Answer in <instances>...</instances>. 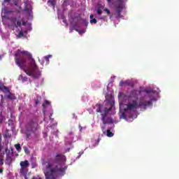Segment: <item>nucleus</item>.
I'll list each match as a JSON object with an SVG mask.
<instances>
[{
  "mask_svg": "<svg viewBox=\"0 0 179 179\" xmlns=\"http://www.w3.org/2000/svg\"><path fill=\"white\" fill-rule=\"evenodd\" d=\"M0 90L3 93H9V88L3 85V83H0Z\"/></svg>",
  "mask_w": 179,
  "mask_h": 179,
  "instance_id": "nucleus-10",
  "label": "nucleus"
},
{
  "mask_svg": "<svg viewBox=\"0 0 179 179\" xmlns=\"http://www.w3.org/2000/svg\"><path fill=\"white\" fill-rule=\"evenodd\" d=\"M24 10H29V8H25Z\"/></svg>",
  "mask_w": 179,
  "mask_h": 179,
  "instance_id": "nucleus-42",
  "label": "nucleus"
},
{
  "mask_svg": "<svg viewBox=\"0 0 179 179\" xmlns=\"http://www.w3.org/2000/svg\"><path fill=\"white\" fill-rule=\"evenodd\" d=\"M48 3H49L50 5H51V6H55V2L54 1H51V0H49L48 1Z\"/></svg>",
  "mask_w": 179,
  "mask_h": 179,
  "instance_id": "nucleus-22",
  "label": "nucleus"
},
{
  "mask_svg": "<svg viewBox=\"0 0 179 179\" xmlns=\"http://www.w3.org/2000/svg\"><path fill=\"white\" fill-rule=\"evenodd\" d=\"M24 150L25 153H27V152H29V149L27 148V147H24Z\"/></svg>",
  "mask_w": 179,
  "mask_h": 179,
  "instance_id": "nucleus-33",
  "label": "nucleus"
},
{
  "mask_svg": "<svg viewBox=\"0 0 179 179\" xmlns=\"http://www.w3.org/2000/svg\"><path fill=\"white\" fill-rule=\"evenodd\" d=\"M90 22L92 24V23H94V24H96V23H97V20H96V18H94L92 20H90Z\"/></svg>",
  "mask_w": 179,
  "mask_h": 179,
  "instance_id": "nucleus-23",
  "label": "nucleus"
},
{
  "mask_svg": "<svg viewBox=\"0 0 179 179\" xmlns=\"http://www.w3.org/2000/svg\"><path fill=\"white\" fill-rule=\"evenodd\" d=\"M67 169V166L59 168L58 165L52 166V164L48 163L44 170L45 177L46 179H55V174L57 173H64Z\"/></svg>",
  "mask_w": 179,
  "mask_h": 179,
  "instance_id": "nucleus-3",
  "label": "nucleus"
},
{
  "mask_svg": "<svg viewBox=\"0 0 179 179\" xmlns=\"http://www.w3.org/2000/svg\"><path fill=\"white\" fill-rule=\"evenodd\" d=\"M38 103H40V101H38V100L36 101V104H38Z\"/></svg>",
  "mask_w": 179,
  "mask_h": 179,
  "instance_id": "nucleus-39",
  "label": "nucleus"
},
{
  "mask_svg": "<svg viewBox=\"0 0 179 179\" xmlns=\"http://www.w3.org/2000/svg\"><path fill=\"white\" fill-rule=\"evenodd\" d=\"M96 12L98 15H101L103 13V10H101L100 8H98Z\"/></svg>",
  "mask_w": 179,
  "mask_h": 179,
  "instance_id": "nucleus-26",
  "label": "nucleus"
},
{
  "mask_svg": "<svg viewBox=\"0 0 179 179\" xmlns=\"http://www.w3.org/2000/svg\"><path fill=\"white\" fill-rule=\"evenodd\" d=\"M7 93H8L7 95V99H8V100H16V96L14 94H12L10 90L9 92Z\"/></svg>",
  "mask_w": 179,
  "mask_h": 179,
  "instance_id": "nucleus-12",
  "label": "nucleus"
},
{
  "mask_svg": "<svg viewBox=\"0 0 179 179\" xmlns=\"http://www.w3.org/2000/svg\"><path fill=\"white\" fill-rule=\"evenodd\" d=\"M24 178H25V179H27V176L25 175V176H24Z\"/></svg>",
  "mask_w": 179,
  "mask_h": 179,
  "instance_id": "nucleus-43",
  "label": "nucleus"
},
{
  "mask_svg": "<svg viewBox=\"0 0 179 179\" xmlns=\"http://www.w3.org/2000/svg\"><path fill=\"white\" fill-rule=\"evenodd\" d=\"M131 85V82L129 80L124 81V85L129 86Z\"/></svg>",
  "mask_w": 179,
  "mask_h": 179,
  "instance_id": "nucleus-28",
  "label": "nucleus"
},
{
  "mask_svg": "<svg viewBox=\"0 0 179 179\" xmlns=\"http://www.w3.org/2000/svg\"><path fill=\"white\" fill-rule=\"evenodd\" d=\"M111 17H113V15H111V16L110 17V19H111Z\"/></svg>",
  "mask_w": 179,
  "mask_h": 179,
  "instance_id": "nucleus-46",
  "label": "nucleus"
},
{
  "mask_svg": "<svg viewBox=\"0 0 179 179\" xmlns=\"http://www.w3.org/2000/svg\"><path fill=\"white\" fill-rule=\"evenodd\" d=\"M5 13H12V11H5Z\"/></svg>",
  "mask_w": 179,
  "mask_h": 179,
  "instance_id": "nucleus-37",
  "label": "nucleus"
},
{
  "mask_svg": "<svg viewBox=\"0 0 179 179\" xmlns=\"http://www.w3.org/2000/svg\"><path fill=\"white\" fill-rule=\"evenodd\" d=\"M106 135L108 138H113V136H114V133L111 132V130L108 129L106 131Z\"/></svg>",
  "mask_w": 179,
  "mask_h": 179,
  "instance_id": "nucleus-15",
  "label": "nucleus"
},
{
  "mask_svg": "<svg viewBox=\"0 0 179 179\" xmlns=\"http://www.w3.org/2000/svg\"><path fill=\"white\" fill-rule=\"evenodd\" d=\"M15 61L16 65L22 69L29 76L34 79H38L41 76V71L36 64V60L33 59L31 52L27 50H17L15 52Z\"/></svg>",
  "mask_w": 179,
  "mask_h": 179,
  "instance_id": "nucleus-1",
  "label": "nucleus"
},
{
  "mask_svg": "<svg viewBox=\"0 0 179 179\" xmlns=\"http://www.w3.org/2000/svg\"><path fill=\"white\" fill-rule=\"evenodd\" d=\"M95 107H96V113H101V120L104 125H106V124H113V117H111V115H108V113L113 110L111 105L108 108L103 106V105L100 103H96Z\"/></svg>",
  "mask_w": 179,
  "mask_h": 179,
  "instance_id": "nucleus-2",
  "label": "nucleus"
},
{
  "mask_svg": "<svg viewBox=\"0 0 179 179\" xmlns=\"http://www.w3.org/2000/svg\"><path fill=\"white\" fill-rule=\"evenodd\" d=\"M3 122V115H2V112L0 113V123Z\"/></svg>",
  "mask_w": 179,
  "mask_h": 179,
  "instance_id": "nucleus-25",
  "label": "nucleus"
},
{
  "mask_svg": "<svg viewBox=\"0 0 179 179\" xmlns=\"http://www.w3.org/2000/svg\"><path fill=\"white\" fill-rule=\"evenodd\" d=\"M117 4L116 5V13H122L124 9V3L128 0H116Z\"/></svg>",
  "mask_w": 179,
  "mask_h": 179,
  "instance_id": "nucleus-7",
  "label": "nucleus"
},
{
  "mask_svg": "<svg viewBox=\"0 0 179 179\" xmlns=\"http://www.w3.org/2000/svg\"><path fill=\"white\" fill-rule=\"evenodd\" d=\"M104 129H106V126H103V127H101V131H103V134H104Z\"/></svg>",
  "mask_w": 179,
  "mask_h": 179,
  "instance_id": "nucleus-35",
  "label": "nucleus"
},
{
  "mask_svg": "<svg viewBox=\"0 0 179 179\" xmlns=\"http://www.w3.org/2000/svg\"><path fill=\"white\" fill-rule=\"evenodd\" d=\"M117 13L116 19H121L124 17V15H121V13Z\"/></svg>",
  "mask_w": 179,
  "mask_h": 179,
  "instance_id": "nucleus-20",
  "label": "nucleus"
},
{
  "mask_svg": "<svg viewBox=\"0 0 179 179\" xmlns=\"http://www.w3.org/2000/svg\"><path fill=\"white\" fill-rule=\"evenodd\" d=\"M93 17H94V15H93L92 14H91V15H90V19L92 20L94 19V18H93Z\"/></svg>",
  "mask_w": 179,
  "mask_h": 179,
  "instance_id": "nucleus-34",
  "label": "nucleus"
},
{
  "mask_svg": "<svg viewBox=\"0 0 179 179\" xmlns=\"http://www.w3.org/2000/svg\"><path fill=\"white\" fill-rule=\"evenodd\" d=\"M20 166H21L20 173H21V174H23V173H24V169H27V167L29 166H30V164L29 163V161H27V160L21 161L20 163Z\"/></svg>",
  "mask_w": 179,
  "mask_h": 179,
  "instance_id": "nucleus-8",
  "label": "nucleus"
},
{
  "mask_svg": "<svg viewBox=\"0 0 179 179\" xmlns=\"http://www.w3.org/2000/svg\"><path fill=\"white\" fill-rule=\"evenodd\" d=\"M128 97L129 99H136V97H138V94L136 93V90H134L130 92V94L128 96Z\"/></svg>",
  "mask_w": 179,
  "mask_h": 179,
  "instance_id": "nucleus-11",
  "label": "nucleus"
},
{
  "mask_svg": "<svg viewBox=\"0 0 179 179\" xmlns=\"http://www.w3.org/2000/svg\"><path fill=\"white\" fill-rule=\"evenodd\" d=\"M10 0H4V2H9Z\"/></svg>",
  "mask_w": 179,
  "mask_h": 179,
  "instance_id": "nucleus-40",
  "label": "nucleus"
},
{
  "mask_svg": "<svg viewBox=\"0 0 179 179\" xmlns=\"http://www.w3.org/2000/svg\"><path fill=\"white\" fill-rule=\"evenodd\" d=\"M24 36V34L22 31H20L17 35V38H22V37H23Z\"/></svg>",
  "mask_w": 179,
  "mask_h": 179,
  "instance_id": "nucleus-21",
  "label": "nucleus"
},
{
  "mask_svg": "<svg viewBox=\"0 0 179 179\" xmlns=\"http://www.w3.org/2000/svg\"><path fill=\"white\" fill-rule=\"evenodd\" d=\"M15 148L17 152H20L22 150V147H20V145L19 143L15 145Z\"/></svg>",
  "mask_w": 179,
  "mask_h": 179,
  "instance_id": "nucleus-18",
  "label": "nucleus"
},
{
  "mask_svg": "<svg viewBox=\"0 0 179 179\" xmlns=\"http://www.w3.org/2000/svg\"><path fill=\"white\" fill-rule=\"evenodd\" d=\"M139 93H142V91H141V90H140V91H139Z\"/></svg>",
  "mask_w": 179,
  "mask_h": 179,
  "instance_id": "nucleus-45",
  "label": "nucleus"
},
{
  "mask_svg": "<svg viewBox=\"0 0 179 179\" xmlns=\"http://www.w3.org/2000/svg\"><path fill=\"white\" fill-rule=\"evenodd\" d=\"M108 3H111V0H107Z\"/></svg>",
  "mask_w": 179,
  "mask_h": 179,
  "instance_id": "nucleus-38",
  "label": "nucleus"
},
{
  "mask_svg": "<svg viewBox=\"0 0 179 179\" xmlns=\"http://www.w3.org/2000/svg\"><path fill=\"white\" fill-rule=\"evenodd\" d=\"M27 138H29V134H27Z\"/></svg>",
  "mask_w": 179,
  "mask_h": 179,
  "instance_id": "nucleus-48",
  "label": "nucleus"
},
{
  "mask_svg": "<svg viewBox=\"0 0 179 179\" xmlns=\"http://www.w3.org/2000/svg\"><path fill=\"white\" fill-rule=\"evenodd\" d=\"M72 142H76V141H74L73 138H71Z\"/></svg>",
  "mask_w": 179,
  "mask_h": 179,
  "instance_id": "nucleus-41",
  "label": "nucleus"
},
{
  "mask_svg": "<svg viewBox=\"0 0 179 179\" xmlns=\"http://www.w3.org/2000/svg\"><path fill=\"white\" fill-rule=\"evenodd\" d=\"M13 158H12V156H6V162H7V163L8 164H12V162H13Z\"/></svg>",
  "mask_w": 179,
  "mask_h": 179,
  "instance_id": "nucleus-14",
  "label": "nucleus"
},
{
  "mask_svg": "<svg viewBox=\"0 0 179 179\" xmlns=\"http://www.w3.org/2000/svg\"><path fill=\"white\" fill-rule=\"evenodd\" d=\"M104 17H106V16H105V17H101V19H104Z\"/></svg>",
  "mask_w": 179,
  "mask_h": 179,
  "instance_id": "nucleus-44",
  "label": "nucleus"
},
{
  "mask_svg": "<svg viewBox=\"0 0 179 179\" xmlns=\"http://www.w3.org/2000/svg\"><path fill=\"white\" fill-rule=\"evenodd\" d=\"M45 163H47V162H44V164H45Z\"/></svg>",
  "mask_w": 179,
  "mask_h": 179,
  "instance_id": "nucleus-50",
  "label": "nucleus"
},
{
  "mask_svg": "<svg viewBox=\"0 0 179 179\" xmlns=\"http://www.w3.org/2000/svg\"><path fill=\"white\" fill-rule=\"evenodd\" d=\"M8 20H10V22H11V23H13L14 26L16 24L17 22V18H16V17H10L8 18Z\"/></svg>",
  "mask_w": 179,
  "mask_h": 179,
  "instance_id": "nucleus-13",
  "label": "nucleus"
},
{
  "mask_svg": "<svg viewBox=\"0 0 179 179\" xmlns=\"http://www.w3.org/2000/svg\"><path fill=\"white\" fill-rule=\"evenodd\" d=\"M22 25H23V26H26V22L22 21Z\"/></svg>",
  "mask_w": 179,
  "mask_h": 179,
  "instance_id": "nucleus-36",
  "label": "nucleus"
},
{
  "mask_svg": "<svg viewBox=\"0 0 179 179\" xmlns=\"http://www.w3.org/2000/svg\"><path fill=\"white\" fill-rule=\"evenodd\" d=\"M10 26H11L10 24H8V27H10Z\"/></svg>",
  "mask_w": 179,
  "mask_h": 179,
  "instance_id": "nucleus-47",
  "label": "nucleus"
},
{
  "mask_svg": "<svg viewBox=\"0 0 179 179\" xmlns=\"http://www.w3.org/2000/svg\"><path fill=\"white\" fill-rule=\"evenodd\" d=\"M0 145L1 146V153H4L3 154V157H5V153L6 155V156H13V149L10 148V150H9V148H8V146H3L2 145V144L0 143Z\"/></svg>",
  "mask_w": 179,
  "mask_h": 179,
  "instance_id": "nucleus-6",
  "label": "nucleus"
},
{
  "mask_svg": "<svg viewBox=\"0 0 179 179\" xmlns=\"http://www.w3.org/2000/svg\"><path fill=\"white\" fill-rule=\"evenodd\" d=\"M152 100L153 99H150V101L141 100L138 104L136 100H133L132 103H129L127 105V108H124V111H134V110H136V108H143V110H146L147 107H149V106H153V103L152 102Z\"/></svg>",
  "mask_w": 179,
  "mask_h": 179,
  "instance_id": "nucleus-4",
  "label": "nucleus"
},
{
  "mask_svg": "<svg viewBox=\"0 0 179 179\" xmlns=\"http://www.w3.org/2000/svg\"><path fill=\"white\" fill-rule=\"evenodd\" d=\"M104 10L106 12L107 15L111 14V11H110V10H108V8H105Z\"/></svg>",
  "mask_w": 179,
  "mask_h": 179,
  "instance_id": "nucleus-27",
  "label": "nucleus"
},
{
  "mask_svg": "<svg viewBox=\"0 0 179 179\" xmlns=\"http://www.w3.org/2000/svg\"><path fill=\"white\" fill-rule=\"evenodd\" d=\"M143 92L147 94H155V91L153 90H145Z\"/></svg>",
  "mask_w": 179,
  "mask_h": 179,
  "instance_id": "nucleus-16",
  "label": "nucleus"
},
{
  "mask_svg": "<svg viewBox=\"0 0 179 179\" xmlns=\"http://www.w3.org/2000/svg\"><path fill=\"white\" fill-rule=\"evenodd\" d=\"M69 138H72V136H73V131H70L69 133Z\"/></svg>",
  "mask_w": 179,
  "mask_h": 179,
  "instance_id": "nucleus-30",
  "label": "nucleus"
},
{
  "mask_svg": "<svg viewBox=\"0 0 179 179\" xmlns=\"http://www.w3.org/2000/svg\"><path fill=\"white\" fill-rule=\"evenodd\" d=\"M27 130L29 132H36L38 128V123L36 121L31 120L26 126Z\"/></svg>",
  "mask_w": 179,
  "mask_h": 179,
  "instance_id": "nucleus-5",
  "label": "nucleus"
},
{
  "mask_svg": "<svg viewBox=\"0 0 179 179\" xmlns=\"http://www.w3.org/2000/svg\"><path fill=\"white\" fill-rule=\"evenodd\" d=\"M50 102L49 101L45 100L44 101V103L42 104V107H43V108H46L47 106H50Z\"/></svg>",
  "mask_w": 179,
  "mask_h": 179,
  "instance_id": "nucleus-17",
  "label": "nucleus"
},
{
  "mask_svg": "<svg viewBox=\"0 0 179 179\" xmlns=\"http://www.w3.org/2000/svg\"><path fill=\"white\" fill-rule=\"evenodd\" d=\"M69 145H72V143H69Z\"/></svg>",
  "mask_w": 179,
  "mask_h": 179,
  "instance_id": "nucleus-49",
  "label": "nucleus"
},
{
  "mask_svg": "<svg viewBox=\"0 0 179 179\" xmlns=\"http://www.w3.org/2000/svg\"><path fill=\"white\" fill-rule=\"evenodd\" d=\"M22 26V22L21 21H17L15 24V25H14L15 27H16V29H17V27H20Z\"/></svg>",
  "mask_w": 179,
  "mask_h": 179,
  "instance_id": "nucleus-19",
  "label": "nucleus"
},
{
  "mask_svg": "<svg viewBox=\"0 0 179 179\" xmlns=\"http://www.w3.org/2000/svg\"><path fill=\"white\" fill-rule=\"evenodd\" d=\"M1 99L0 102V107H2L3 106V95H1Z\"/></svg>",
  "mask_w": 179,
  "mask_h": 179,
  "instance_id": "nucleus-24",
  "label": "nucleus"
},
{
  "mask_svg": "<svg viewBox=\"0 0 179 179\" xmlns=\"http://www.w3.org/2000/svg\"><path fill=\"white\" fill-rule=\"evenodd\" d=\"M3 155L4 153H2V146L0 145V174L3 173V168L2 167L3 164Z\"/></svg>",
  "mask_w": 179,
  "mask_h": 179,
  "instance_id": "nucleus-9",
  "label": "nucleus"
},
{
  "mask_svg": "<svg viewBox=\"0 0 179 179\" xmlns=\"http://www.w3.org/2000/svg\"><path fill=\"white\" fill-rule=\"evenodd\" d=\"M86 129V127H83L82 126H79V129H80V132H82V130L83 129Z\"/></svg>",
  "mask_w": 179,
  "mask_h": 179,
  "instance_id": "nucleus-31",
  "label": "nucleus"
},
{
  "mask_svg": "<svg viewBox=\"0 0 179 179\" xmlns=\"http://www.w3.org/2000/svg\"><path fill=\"white\" fill-rule=\"evenodd\" d=\"M45 61H47V62L50 61V56H45Z\"/></svg>",
  "mask_w": 179,
  "mask_h": 179,
  "instance_id": "nucleus-32",
  "label": "nucleus"
},
{
  "mask_svg": "<svg viewBox=\"0 0 179 179\" xmlns=\"http://www.w3.org/2000/svg\"><path fill=\"white\" fill-rule=\"evenodd\" d=\"M120 86H125V81H120V84H119Z\"/></svg>",
  "mask_w": 179,
  "mask_h": 179,
  "instance_id": "nucleus-29",
  "label": "nucleus"
}]
</instances>
